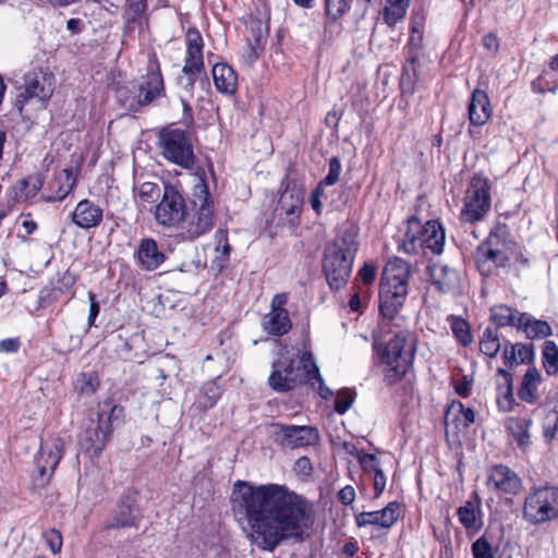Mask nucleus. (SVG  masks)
<instances>
[{
    "label": "nucleus",
    "mask_w": 558,
    "mask_h": 558,
    "mask_svg": "<svg viewBox=\"0 0 558 558\" xmlns=\"http://www.w3.org/2000/svg\"><path fill=\"white\" fill-rule=\"evenodd\" d=\"M231 500L233 510L247 521L250 538L262 549L274 550L284 538H301L313 523L312 505L282 485L238 481Z\"/></svg>",
    "instance_id": "1"
},
{
    "label": "nucleus",
    "mask_w": 558,
    "mask_h": 558,
    "mask_svg": "<svg viewBox=\"0 0 558 558\" xmlns=\"http://www.w3.org/2000/svg\"><path fill=\"white\" fill-rule=\"evenodd\" d=\"M412 266L402 258L390 259L383 271L379 288V312L381 330L390 327L401 328L404 317L401 311L409 294V280Z\"/></svg>",
    "instance_id": "2"
},
{
    "label": "nucleus",
    "mask_w": 558,
    "mask_h": 558,
    "mask_svg": "<svg viewBox=\"0 0 558 558\" xmlns=\"http://www.w3.org/2000/svg\"><path fill=\"white\" fill-rule=\"evenodd\" d=\"M268 381L274 390L280 392L306 384L318 391L323 399H328L332 395L331 390L325 385L312 353L307 350L301 353L300 366L295 367L293 354L287 348H282L278 359L272 363V372Z\"/></svg>",
    "instance_id": "3"
},
{
    "label": "nucleus",
    "mask_w": 558,
    "mask_h": 558,
    "mask_svg": "<svg viewBox=\"0 0 558 558\" xmlns=\"http://www.w3.org/2000/svg\"><path fill=\"white\" fill-rule=\"evenodd\" d=\"M416 345V336L403 329L395 332L384 345L375 341L374 347L379 353L381 362L388 366L385 377L389 384L400 380L411 368Z\"/></svg>",
    "instance_id": "4"
},
{
    "label": "nucleus",
    "mask_w": 558,
    "mask_h": 558,
    "mask_svg": "<svg viewBox=\"0 0 558 558\" xmlns=\"http://www.w3.org/2000/svg\"><path fill=\"white\" fill-rule=\"evenodd\" d=\"M513 243L506 241V231L497 230L492 232L485 243L476 251L475 259L483 272L492 271V266L504 267L510 260L512 254L517 277L527 270L531 266L529 256L521 250L512 252Z\"/></svg>",
    "instance_id": "5"
},
{
    "label": "nucleus",
    "mask_w": 558,
    "mask_h": 558,
    "mask_svg": "<svg viewBox=\"0 0 558 558\" xmlns=\"http://www.w3.org/2000/svg\"><path fill=\"white\" fill-rule=\"evenodd\" d=\"M56 88L53 74L44 69H33L24 74L23 82L17 86L14 101L21 114L44 110Z\"/></svg>",
    "instance_id": "6"
},
{
    "label": "nucleus",
    "mask_w": 558,
    "mask_h": 558,
    "mask_svg": "<svg viewBox=\"0 0 558 558\" xmlns=\"http://www.w3.org/2000/svg\"><path fill=\"white\" fill-rule=\"evenodd\" d=\"M193 205L195 210L185 213L183 221L177 229V236L182 241H194L210 231L214 226V206L207 185L201 181L194 187Z\"/></svg>",
    "instance_id": "7"
},
{
    "label": "nucleus",
    "mask_w": 558,
    "mask_h": 558,
    "mask_svg": "<svg viewBox=\"0 0 558 558\" xmlns=\"http://www.w3.org/2000/svg\"><path fill=\"white\" fill-rule=\"evenodd\" d=\"M445 231L436 220L423 225L417 218L408 220V228L402 241V248L408 254H415L420 248H428L434 254L442 252Z\"/></svg>",
    "instance_id": "8"
},
{
    "label": "nucleus",
    "mask_w": 558,
    "mask_h": 558,
    "mask_svg": "<svg viewBox=\"0 0 558 558\" xmlns=\"http://www.w3.org/2000/svg\"><path fill=\"white\" fill-rule=\"evenodd\" d=\"M123 415V409L105 402L97 412V422L92 421L82 437V446L90 456H98L105 448L114 422Z\"/></svg>",
    "instance_id": "9"
},
{
    "label": "nucleus",
    "mask_w": 558,
    "mask_h": 558,
    "mask_svg": "<svg viewBox=\"0 0 558 558\" xmlns=\"http://www.w3.org/2000/svg\"><path fill=\"white\" fill-rule=\"evenodd\" d=\"M522 517L532 525L558 518V487L544 486L532 489L525 497Z\"/></svg>",
    "instance_id": "10"
},
{
    "label": "nucleus",
    "mask_w": 558,
    "mask_h": 558,
    "mask_svg": "<svg viewBox=\"0 0 558 558\" xmlns=\"http://www.w3.org/2000/svg\"><path fill=\"white\" fill-rule=\"evenodd\" d=\"M490 207L489 180L481 174L473 175L465 192L461 220L469 223L478 222L486 217Z\"/></svg>",
    "instance_id": "11"
},
{
    "label": "nucleus",
    "mask_w": 558,
    "mask_h": 558,
    "mask_svg": "<svg viewBox=\"0 0 558 558\" xmlns=\"http://www.w3.org/2000/svg\"><path fill=\"white\" fill-rule=\"evenodd\" d=\"M348 251L349 242L345 235L338 236L325 250L324 271L332 290H340L347 286L349 277Z\"/></svg>",
    "instance_id": "12"
},
{
    "label": "nucleus",
    "mask_w": 558,
    "mask_h": 558,
    "mask_svg": "<svg viewBox=\"0 0 558 558\" xmlns=\"http://www.w3.org/2000/svg\"><path fill=\"white\" fill-rule=\"evenodd\" d=\"M159 142L166 159L185 169L193 167V146L190 137L183 130L166 129L161 131Z\"/></svg>",
    "instance_id": "13"
},
{
    "label": "nucleus",
    "mask_w": 558,
    "mask_h": 558,
    "mask_svg": "<svg viewBox=\"0 0 558 558\" xmlns=\"http://www.w3.org/2000/svg\"><path fill=\"white\" fill-rule=\"evenodd\" d=\"M186 206L183 196L172 185H166L162 199L155 210V219L159 225L178 229L183 221Z\"/></svg>",
    "instance_id": "14"
},
{
    "label": "nucleus",
    "mask_w": 558,
    "mask_h": 558,
    "mask_svg": "<svg viewBox=\"0 0 558 558\" xmlns=\"http://www.w3.org/2000/svg\"><path fill=\"white\" fill-rule=\"evenodd\" d=\"M63 451L64 440L61 437H50L41 442L35 463L43 483L50 480L63 456Z\"/></svg>",
    "instance_id": "15"
},
{
    "label": "nucleus",
    "mask_w": 558,
    "mask_h": 558,
    "mask_svg": "<svg viewBox=\"0 0 558 558\" xmlns=\"http://www.w3.org/2000/svg\"><path fill=\"white\" fill-rule=\"evenodd\" d=\"M277 440L288 448H303L315 445L319 439L317 428L305 425H275Z\"/></svg>",
    "instance_id": "16"
},
{
    "label": "nucleus",
    "mask_w": 558,
    "mask_h": 558,
    "mask_svg": "<svg viewBox=\"0 0 558 558\" xmlns=\"http://www.w3.org/2000/svg\"><path fill=\"white\" fill-rule=\"evenodd\" d=\"M288 296L286 293L274 295L270 312L263 317V328L274 336L286 335L292 327L288 311L284 308Z\"/></svg>",
    "instance_id": "17"
},
{
    "label": "nucleus",
    "mask_w": 558,
    "mask_h": 558,
    "mask_svg": "<svg viewBox=\"0 0 558 558\" xmlns=\"http://www.w3.org/2000/svg\"><path fill=\"white\" fill-rule=\"evenodd\" d=\"M487 486L497 493L517 495L522 488V482L515 472L498 464L489 469Z\"/></svg>",
    "instance_id": "18"
},
{
    "label": "nucleus",
    "mask_w": 558,
    "mask_h": 558,
    "mask_svg": "<svg viewBox=\"0 0 558 558\" xmlns=\"http://www.w3.org/2000/svg\"><path fill=\"white\" fill-rule=\"evenodd\" d=\"M433 284L442 293L456 294L460 290L459 272L447 264L433 263L429 266Z\"/></svg>",
    "instance_id": "19"
},
{
    "label": "nucleus",
    "mask_w": 558,
    "mask_h": 558,
    "mask_svg": "<svg viewBox=\"0 0 558 558\" xmlns=\"http://www.w3.org/2000/svg\"><path fill=\"white\" fill-rule=\"evenodd\" d=\"M102 219V208L90 199H82L72 211V222L81 229L96 228Z\"/></svg>",
    "instance_id": "20"
},
{
    "label": "nucleus",
    "mask_w": 558,
    "mask_h": 558,
    "mask_svg": "<svg viewBox=\"0 0 558 558\" xmlns=\"http://www.w3.org/2000/svg\"><path fill=\"white\" fill-rule=\"evenodd\" d=\"M400 515V505L396 501L389 502L379 511L362 512L356 515V524L361 526L376 525L383 529L391 527Z\"/></svg>",
    "instance_id": "21"
},
{
    "label": "nucleus",
    "mask_w": 558,
    "mask_h": 558,
    "mask_svg": "<svg viewBox=\"0 0 558 558\" xmlns=\"http://www.w3.org/2000/svg\"><path fill=\"white\" fill-rule=\"evenodd\" d=\"M186 52L184 58V65L187 72L197 71L204 72V58L203 48L204 41L197 29L190 28L185 36Z\"/></svg>",
    "instance_id": "22"
},
{
    "label": "nucleus",
    "mask_w": 558,
    "mask_h": 558,
    "mask_svg": "<svg viewBox=\"0 0 558 558\" xmlns=\"http://www.w3.org/2000/svg\"><path fill=\"white\" fill-rule=\"evenodd\" d=\"M135 258L141 268L153 271L163 264L166 255L155 240L147 238L141 240Z\"/></svg>",
    "instance_id": "23"
},
{
    "label": "nucleus",
    "mask_w": 558,
    "mask_h": 558,
    "mask_svg": "<svg viewBox=\"0 0 558 558\" xmlns=\"http://www.w3.org/2000/svg\"><path fill=\"white\" fill-rule=\"evenodd\" d=\"M474 422V411L465 408L460 401L452 402L445 416L447 428L454 427L457 432L466 430Z\"/></svg>",
    "instance_id": "24"
},
{
    "label": "nucleus",
    "mask_w": 558,
    "mask_h": 558,
    "mask_svg": "<svg viewBox=\"0 0 558 558\" xmlns=\"http://www.w3.org/2000/svg\"><path fill=\"white\" fill-rule=\"evenodd\" d=\"M492 114L490 101L482 89H474L469 105V119L473 125H484Z\"/></svg>",
    "instance_id": "25"
},
{
    "label": "nucleus",
    "mask_w": 558,
    "mask_h": 558,
    "mask_svg": "<svg viewBox=\"0 0 558 558\" xmlns=\"http://www.w3.org/2000/svg\"><path fill=\"white\" fill-rule=\"evenodd\" d=\"M163 93V80L159 71H149L138 87L136 104L145 106Z\"/></svg>",
    "instance_id": "26"
},
{
    "label": "nucleus",
    "mask_w": 558,
    "mask_h": 558,
    "mask_svg": "<svg viewBox=\"0 0 558 558\" xmlns=\"http://www.w3.org/2000/svg\"><path fill=\"white\" fill-rule=\"evenodd\" d=\"M213 80L216 89L223 95H233L238 88V75L227 63H216L213 66Z\"/></svg>",
    "instance_id": "27"
},
{
    "label": "nucleus",
    "mask_w": 558,
    "mask_h": 558,
    "mask_svg": "<svg viewBox=\"0 0 558 558\" xmlns=\"http://www.w3.org/2000/svg\"><path fill=\"white\" fill-rule=\"evenodd\" d=\"M304 199V190L293 184L288 185L280 196L279 209L293 221L298 218Z\"/></svg>",
    "instance_id": "28"
},
{
    "label": "nucleus",
    "mask_w": 558,
    "mask_h": 558,
    "mask_svg": "<svg viewBox=\"0 0 558 558\" xmlns=\"http://www.w3.org/2000/svg\"><path fill=\"white\" fill-rule=\"evenodd\" d=\"M76 178L69 169L62 170L50 182L51 193L45 196L47 202H60L64 199L73 190Z\"/></svg>",
    "instance_id": "29"
},
{
    "label": "nucleus",
    "mask_w": 558,
    "mask_h": 558,
    "mask_svg": "<svg viewBox=\"0 0 558 558\" xmlns=\"http://www.w3.org/2000/svg\"><path fill=\"white\" fill-rule=\"evenodd\" d=\"M410 0H385L380 19L390 29H395L404 22Z\"/></svg>",
    "instance_id": "30"
},
{
    "label": "nucleus",
    "mask_w": 558,
    "mask_h": 558,
    "mask_svg": "<svg viewBox=\"0 0 558 558\" xmlns=\"http://www.w3.org/2000/svg\"><path fill=\"white\" fill-rule=\"evenodd\" d=\"M502 357L505 364L509 367L518 364H529L534 357L533 345L523 343H506Z\"/></svg>",
    "instance_id": "31"
},
{
    "label": "nucleus",
    "mask_w": 558,
    "mask_h": 558,
    "mask_svg": "<svg viewBox=\"0 0 558 558\" xmlns=\"http://www.w3.org/2000/svg\"><path fill=\"white\" fill-rule=\"evenodd\" d=\"M542 381V375L536 367H530L523 376L521 386L518 390L519 398L530 404L537 401V388Z\"/></svg>",
    "instance_id": "32"
},
{
    "label": "nucleus",
    "mask_w": 558,
    "mask_h": 558,
    "mask_svg": "<svg viewBox=\"0 0 558 558\" xmlns=\"http://www.w3.org/2000/svg\"><path fill=\"white\" fill-rule=\"evenodd\" d=\"M497 375L501 378V381L497 384V403L501 411L509 412L514 404L512 375L504 368H498Z\"/></svg>",
    "instance_id": "33"
},
{
    "label": "nucleus",
    "mask_w": 558,
    "mask_h": 558,
    "mask_svg": "<svg viewBox=\"0 0 558 558\" xmlns=\"http://www.w3.org/2000/svg\"><path fill=\"white\" fill-rule=\"evenodd\" d=\"M531 418L509 417L506 421L507 430L514 437L518 446L525 450L531 444L530 427Z\"/></svg>",
    "instance_id": "34"
},
{
    "label": "nucleus",
    "mask_w": 558,
    "mask_h": 558,
    "mask_svg": "<svg viewBox=\"0 0 558 558\" xmlns=\"http://www.w3.org/2000/svg\"><path fill=\"white\" fill-rule=\"evenodd\" d=\"M518 328L523 329L527 338H546L551 333L550 326L544 320H537L523 313L519 315Z\"/></svg>",
    "instance_id": "35"
},
{
    "label": "nucleus",
    "mask_w": 558,
    "mask_h": 558,
    "mask_svg": "<svg viewBox=\"0 0 558 558\" xmlns=\"http://www.w3.org/2000/svg\"><path fill=\"white\" fill-rule=\"evenodd\" d=\"M422 78L421 64L417 57L411 50V56L403 66L401 86L403 90L413 92L415 84Z\"/></svg>",
    "instance_id": "36"
},
{
    "label": "nucleus",
    "mask_w": 558,
    "mask_h": 558,
    "mask_svg": "<svg viewBox=\"0 0 558 558\" xmlns=\"http://www.w3.org/2000/svg\"><path fill=\"white\" fill-rule=\"evenodd\" d=\"M43 179L39 174L28 175L19 181L14 186L15 199L25 202L35 197L43 186Z\"/></svg>",
    "instance_id": "37"
},
{
    "label": "nucleus",
    "mask_w": 558,
    "mask_h": 558,
    "mask_svg": "<svg viewBox=\"0 0 558 558\" xmlns=\"http://www.w3.org/2000/svg\"><path fill=\"white\" fill-rule=\"evenodd\" d=\"M327 432L330 438V441L335 447L347 448L348 446V429L342 420V417H338V415H329L327 423Z\"/></svg>",
    "instance_id": "38"
},
{
    "label": "nucleus",
    "mask_w": 558,
    "mask_h": 558,
    "mask_svg": "<svg viewBox=\"0 0 558 558\" xmlns=\"http://www.w3.org/2000/svg\"><path fill=\"white\" fill-rule=\"evenodd\" d=\"M138 520V511L136 508L129 504H120L118 505L114 515L112 518V522L110 523L111 527H125L133 526L136 524Z\"/></svg>",
    "instance_id": "39"
},
{
    "label": "nucleus",
    "mask_w": 558,
    "mask_h": 558,
    "mask_svg": "<svg viewBox=\"0 0 558 558\" xmlns=\"http://www.w3.org/2000/svg\"><path fill=\"white\" fill-rule=\"evenodd\" d=\"M460 523L466 529H478L480 527V519H481V510L478 505H475L472 501H466L463 506H461L457 511Z\"/></svg>",
    "instance_id": "40"
},
{
    "label": "nucleus",
    "mask_w": 558,
    "mask_h": 558,
    "mask_svg": "<svg viewBox=\"0 0 558 558\" xmlns=\"http://www.w3.org/2000/svg\"><path fill=\"white\" fill-rule=\"evenodd\" d=\"M520 314L521 313L512 307L498 305L492 308L490 319L497 327H518V318Z\"/></svg>",
    "instance_id": "41"
},
{
    "label": "nucleus",
    "mask_w": 558,
    "mask_h": 558,
    "mask_svg": "<svg viewBox=\"0 0 558 558\" xmlns=\"http://www.w3.org/2000/svg\"><path fill=\"white\" fill-rule=\"evenodd\" d=\"M202 73L197 71L187 72L182 68L181 74L178 77V85L180 87V98L184 109L189 106V98L193 95V87L197 76Z\"/></svg>",
    "instance_id": "42"
},
{
    "label": "nucleus",
    "mask_w": 558,
    "mask_h": 558,
    "mask_svg": "<svg viewBox=\"0 0 558 558\" xmlns=\"http://www.w3.org/2000/svg\"><path fill=\"white\" fill-rule=\"evenodd\" d=\"M501 348L497 328H486L480 341V350L489 357H495Z\"/></svg>",
    "instance_id": "43"
},
{
    "label": "nucleus",
    "mask_w": 558,
    "mask_h": 558,
    "mask_svg": "<svg viewBox=\"0 0 558 558\" xmlns=\"http://www.w3.org/2000/svg\"><path fill=\"white\" fill-rule=\"evenodd\" d=\"M543 366L549 376L558 373V347L554 341H546L544 343Z\"/></svg>",
    "instance_id": "44"
},
{
    "label": "nucleus",
    "mask_w": 558,
    "mask_h": 558,
    "mask_svg": "<svg viewBox=\"0 0 558 558\" xmlns=\"http://www.w3.org/2000/svg\"><path fill=\"white\" fill-rule=\"evenodd\" d=\"M451 329L454 337L462 345H468L472 342V335L470 332L469 324L458 317H451Z\"/></svg>",
    "instance_id": "45"
},
{
    "label": "nucleus",
    "mask_w": 558,
    "mask_h": 558,
    "mask_svg": "<svg viewBox=\"0 0 558 558\" xmlns=\"http://www.w3.org/2000/svg\"><path fill=\"white\" fill-rule=\"evenodd\" d=\"M215 238L217 242L216 252L220 254L217 256V260L219 266H222L228 260L231 252V246L228 243L227 231L222 229L217 230Z\"/></svg>",
    "instance_id": "46"
},
{
    "label": "nucleus",
    "mask_w": 558,
    "mask_h": 558,
    "mask_svg": "<svg viewBox=\"0 0 558 558\" xmlns=\"http://www.w3.org/2000/svg\"><path fill=\"white\" fill-rule=\"evenodd\" d=\"M351 456H354L357 459L359 464L364 471L376 472L377 470H379L378 461L374 454L364 453L362 450L351 445Z\"/></svg>",
    "instance_id": "47"
},
{
    "label": "nucleus",
    "mask_w": 558,
    "mask_h": 558,
    "mask_svg": "<svg viewBox=\"0 0 558 558\" xmlns=\"http://www.w3.org/2000/svg\"><path fill=\"white\" fill-rule=\"evenodd\" d=\"M159 186L156 183L144 182L138 186L135 197L143 203H153L159 197Z\"/></svg>",
    "instance_id": "48"
},
{
    "label": "nucleus",
    "mask_w": 558,
    "mask_h": 558,
    "mask_svg": "<svg viewBox=\"0 0 558 558\" xmlns=\"http://www.w3.org/2000/svg\"><path fill=\"white\" fill-rule=\"evenodd\" d=\"M220 388L216 381H210L204 386L203 400L199 401L203 408H211L220 398Z\"/></svg>",
    "instance_id": "49"
},
{
    "label": "nucleus",
    "mask_w": 558,
    "mask_h": 558,
    "mask_svg": "<svg viewBox=\"0 0 558 558\" xmlns=\"http://www.w3.org/2000/svg\"><path fill=\"white\" fill-rule=\"evenodd\" d=\"M76 387L81 393L90 395L98 388V378L93 373H83L77 378Z\"/></svg>",
    "instance_id": "50"
},
{
    "label": "nucleus",
    "mask_w": 558,
    "mask_h": 558,
    "mask_svg": "<svg viewBox=\"0 0 558 558\" xmlns=\"http://www.w3.org/2000/svg\"><path fill=\"white\" fill-rule=\"evenodd\" d=\"M472 555L474 558H494L492 545L484 536L472 544Z\"/></svg>",
    "instance_id": "51"
},
{
    "label": "nucleus",
    "mask_w": 558,
    "mask_h": 558,
    "mask_svg": "<svg viewBox=\"0 0 558 558\" xmlns=\"http://www.w3.org/2000/svg\"><path fill=\"white\" fill-rule=\"evenodd\" d=\"M43 537L52 554L56 555L61 551L63 542L60 531L56 529H50L44 532Z\"/></svg>",
    "instance_id": "52"
},
{
    "label": "nucleus",
    "mask_w": 558,
    "mask_h": 558,
    "mask_svg": "<svg viewBox=\"0 0 558 558\" xmlns=\"http://www.w3.org/2000/svg\"><path fill=\"white\" fill-rule=\"evenodd\" d=\"M341 172V163L337 158H331L329 161V170L326 178L320 181V185L330 186L333 185L338 180Z\"/></svg>",
    "instance_id": "53"
},
{
    "label": "nucleus",
    "mask_w": 558,
    "mask_h": 558,
    "mask_svg": "<svg viewBox=\"0 0 558 558\" xmlns=\"http://www.w3.org/2000/svg\"><path fill=\"white\" fill-rule=\"evenodd\" d=\"M347 10V0H326V11L330 19L341 17Z\"/></svg>",
    "instance_id": "54"
},
{
    "label": "nucleus",
    "mask_w": 558,
    "mask_h": 558,
    "mask_svg": "<svg viewBox=\"0 0 558 558\" xmlns=\"http://www.w3.org/2000/svg\"><path fill=\"white\" fill-rule=\"evenodd\" d=\"M376 278V267L372 263H365L359 270L356 281L363 284L372 283Z\"/></svg>",
    "instance_id": "55"
},
{
    "label": "nucleus",
    "mask_w": 558,
    "mask_h": 558,
    "mask_svg": "<svg viewBox=\"0 0 558 558\" xmlns=\"http://www.w3.org/2000/svg\"><path fill=\"white\" fill-rule=\"evenodd\" d=\"M293 470L298 475L307 477L312 473V463L307 457H301L295 461Z\"/></svg>",
    "instance_id": "56"
},
{
    "label": "nucleus",
    "mask_w": 558,
    "mask_h": 558,
    "mask_svg": "<svg viewBox=\"0 0 558 558\" xmlns=\"http://www.w3.org/2000/svg\"><path fill=\"white\" fill-rule=\"evenodd\" d=\"M324 189L325 187L323 185L318 184V186L312 192V194L310 196L311 207H312V209L316 214H320L322 213V201H320V198L325 196Z\"/></svg>",
    "instance_id": "57"
},
{
    "label": "nucleus",
    "mask_w": 558,
    "mask_h": 558,
    "mask_svg": "<svg viewBox=\"0 0 558 558\" xmlns=\"http://www.w3.org/2000/svg\"><path fill=\"white\" fill-rule=\"evenodd\" d=\"M146 10V0H128V12L135 20Z\"/></svg>",
    "instance_id": "58"
},
{
    "label": "nucleus",
    "mask_w": 558,
    "mask_h": 558,
    "mask_svg": "<svg viewBox=\"0 0 558 558\" xmlns=\"http://www.w3.org/2000/svg\"><path fill=\"white\" fill-rule=\"evenodd\" d=\"M88 300H89V314H88L87 324L90 327L94 325L95 319L99 314L100 306H99L98 301L96 300V295L92 291L88 292Z\"/></svg>",
    "instance_id": "59"
},
{
    "label": "nucleus",
    "mask_w": 558,
    "mask_h": 558,
    "mask_svg": "<svg viewBox=\"0 0 558 558\" xmlns=\"http://www.w3.org/2000/svg\"><path fill=\"white\" fill-rule=\"evenodd\" d=\"M373 481H374L375 495L379 496L386 487V476L380 469L377 470L376 472H374Z\"/></svg>",
    "instance_id": "60"
},
{
    "label": "nucleus",
    "mask_w": 558,
    "mask_h": 558,
    "mask_svg": "<svg viewBox=\"0 0 558 558\" xmlns=\"http://www.w3.org/2000/svg\"><path fill=\"white\" fill-rule=\"evenodd\" d=\"M483 46L488 50V51H492V52H496L499 48V41H498V38L495 34H486L484 37H483Z\"/></svg>",
    "instance_id": "61"
},
{
    "label": "nucleus",
    "mask_w": 558,
    "mask_h": 558,
    "mask_svg": "<svg viewBox=\"0 0 558 558\" xmlns=\"http://www.w3.org/2000/svg\"><path fill=\"white\" fill-rule=\"evenodd\" d=\"M472 379L463 377V379L456 384L454 390L461 397H468L472 387Z\"/></svg>",
    "instance_id": "62"
},
{
    "label": "nucleus",
    "mask_w": 558,
    "mask_h": 558,
    "mask_svg": "<svg viewBox=\"0 0 558 558\" xmlns=\"http://www.w3.org/2000/svg\"><path fill=\"white\" fill-rule=\"evenodd\" d=\"M411 31H412V35L410 37V46H411V50H413V47L414 46H420L421 44V40H422V33L420 31V23H417L416 21H413L412 22V26H411Z\"/></svg>",
    "instance_id": "63"
},
{
    "label": "nucleus",
    "mask_w": 558,
    "mask_h": 558,
    "mask_svg": "<svg viewBox=\"0 0 558 558\" xmlns=\"http://www.w3.org/2000/svg\"><path fill=\"white\" fill-rule=\"evenodd\" d=\"M19 349V341L15 339H4L0 341V350L7 353L15 352Z\"/></svg>",
    "instance_id": "64"
}]
</instances>
